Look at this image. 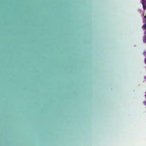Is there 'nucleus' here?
I'll use <instances>...</instances> for the list:
<instances>
[{
  "instance_id": "nucleus-1",
  "label": "nucleus",
  "mask_w": 146,
  "mask_h": 146,
  "mask_svg": "<svg viewBox=\"0 0 146 146\" xmlns=\"http://www.w3.org/2000/svg\"><path fill=\"white\" fill-rule=\"evenodd\" d=\"M143 41L146 43V35H145L143 37Z\"/></svg>"
},
{
  "instance_id": "nucleus-2",
  "label": "nucleus",
  "mask_w": 146,
  "mask_h": 146,
  "mask_svg": "<svg viewBox=\"0 0 146 146\" xmlns=\"http://www.w3.org/2000/svg\"><path fill=\"white\" fill-rule=\"evenodd\" d=\"M142 28L144 29H146V24H144L143 25Z\"/></svg>"
},
{
  "instance_id": "nucleus-3",
  "label": "nucleus",
  "mask_w": 146,
  "mask_h": 146,
  "mask_svg": "<svg viewBox=\"0 0 146 146\" xmlns=\"http://www.w3.org/2000/svg\"><path fill=\"white\" fill-rule=\"evenodd\" d=\"M145 63L146 64V58L145 59Z\"/></svg>"
},
{
  "instance_id": "nucleus-4",
  "label": "nucleus",
  "mask_w": 146,
  "mask_h": 146,
  "mask_svg": "<svg viewBox=\"0 0 146 146\" xmlns=\"http://www.w3.org/2000/svg\"><path fill=\"white\" fill-rule=\"evenodd\" d=\"M145 7H144V6L143 5V8H144V9H145Z\"/></svg>"
}]
</instances>
